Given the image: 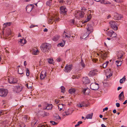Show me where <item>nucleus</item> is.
<instances>
[{
	"mask_svg": "<svg viewBox=\"0 0 127 127\" xmlns=\"http://www.w3.org/2000/svg\"><path fill=\"white\" fill-rule=\"evenodd\" d=\"M51 48V45L48 43H43L40 47L41 50L44 52H48Z\"/></svg>",
	"mask_w": 127,
	"mask_h": 127,
	"instance_id": "f257e3e1",
	"label": "nucleus"
},
{
	"mask_svg": "<svg viewBox=\"0 0 127 127\" xmlns=\"http://www.w3.org/2000/svg\"><path fill=\"white\" fill-rule=\"evenodd\" d=\"M109 24L111 27L115 30H118V27L117 26V24L116 21H111Z\"/></svg>",
	"mask_w": 127,
	"mask_h": 127,
	"instance_id": "f03ea898",
	"label": "nucleus"
},
{
	"mask_svg": "<svg viewBox=\"0 0 127 127\" xmlns=\"http://www.w3.org/2000/svg\"><path fill=\"white\" fill-rule=\"evenodd\" d=\"M8 93L7 90L3 89H0V96L2 97L6 96Z\"/></svg>",
	"mask_w": 127,
	"mask_h": 127,
	"instance_id": "7ed1b4c3",
	"label": "nucleus"
},
{
	"mask_svg": "<svg viewBox=\"0 0 127 127\" xmlns=\"http://www.w3.org/2000/svg\"><path fill=\"white\" fill-rule=\"evenodd\" d=\"M85 14L84 11L83 10L81 11H77L75 13V16L79 18L83 17Z\"/></svg>",
	"mask_w": 127,
	"mask_h": 127,
	"instance_id": "20e7f679",
	"label": "nucleus"
},
{
	"mask_svg": "<svg viewBox=\"0 0 127 127\" xmlns=\"http://www.w3.org/2000/svg\"><path fill=\"white\" fill-rule=\"evenodd\" d=\"M7 81L10 84H15L17 83V80L16 78L12 77H11L8 78Z\"/></svg>",
	"mask_w": 127,
	"mask_h": 127,
	"instance_id": "39448f33",
	"label": "nucleus"
},
{
	"mask_svg": "<svg viewBox=\"0 0 127 127\" xmlns=\"http://www.w3.org/2000/svg\"><path fill=\"white\" fill-rule=\"evenodd\" d=\"M73 66L72 64L68 65L67 64L65 67L64 71L66 72H69L72 70Z\"/></svg>",
	"mask_w": 127,
	"mask_h": 127,
	"instance_id": "423d86ee",
	"label": "nucleus"
},
{
	"mask_svg": "<svg viewBox=\"0 0 127 127\" xmlns=\"http://www.w3.org/2000/svg\"><path fill=\"white\" fill-rule=\"evenodd\" d=\"M90 87L91 89L94 90H97L99 88V84L95 83H92L90 85Z\"/></svg>",
	"mask_w": 127,
	"mask_h": 127,
	"instance_id": "0eeeda50",
	"label": "nucleus"
},
{
	"mask_svg": "<svg viewBox=\"0 0 127 127\" xmlns=\"http://www.w3.org/2000/svg\"><path fill=\"white\" fill-rule=\"evenodd\" d=\"M87 30L86 36H88L89 34L93 31V27L90 25H89L88 28H87Z\"/></svg>",
	"mask_w": 127,
	"mask_h": 127,
	"instance_id": "6e6552de",
	"label": "nucleus"
},
{
	"mask_svg": "<svg viewBox=\"0 0 127 127\" xmlns=\"http://www.w3.org/2000/svg\"><path fill=\"white\" fill-rule=\"evenodd\" d=\"M98 72V71L96 69H95L91 71L88 75L90 77L93 76L96 74Z\"/></svg>",
	"mask_w": 127,
	"mask_h": 127,
	"instance_id": "1a4fd4ad",
	"label": "nucleus"
},
{
	"mask_svg": "<svg viewBox=\"0 0 127 127\" xmlns=\"http://www.w3.org/2000/svg\"><path fill=\"white\" fill-rule=\"evenodd\" d=\"M60 13L61 14H63L64 15H66V12L67 10L65 7L64 6H62L60 7Z\"/></svg>",
	"mask_w": 127,
	"mask_h": 127,
	"instance_id": "9d476101",
	"label": "nucleus"
},
{
	"mask_svg": "<svg viewBox=\"0 0 127 127\" xmlns=\"http://www.w3.org/2000/svg\"><path fill=\"white\" fill-rule=\"evenodd\" d=\"M46 71H43L41 72L40 74V77L41 79H44L46 76Z\"/></svg>",
	"mask_w": 127,
	"mask_h": 127,
	"instance_id": "9b49d317",
	"label": "nucleus"
},
{
	"mask_svg": "<svg viewBox=\"0 0 127 127\" xmlns=\"http://www.w3.org/2000/svg\"><path fill=\"white\" fill-rule=\"evenodd\" d=\"M33 6L32 4H30L27 6L26 8V11L28 12H30L32 9Z\"/></svg>",
	"mask_w": 127,
	"mask_h": 127,
	"instance_id": "f8f14e48",
	"label": "nucleus"
},
{
	"mask_svg": "<svg viewBox=\"0 0 127 127\" xmlns=\"http://www.w3.org/2000/svg\"><path fill=\"white\" fill-rule=\"evenodd\" d=\"M83 83L84 84H88L90 83V81L88 78L87 77H84L82 79Z\"/></svg>",
	"mask_w": 127,
	"mask_h": 127,
	"instance_id": "ddd939ff",
	"label": "nucleus"
},
{
	"mask_svg": "<svg viewBox=\"0 0 127 127\" xmlns=\"http://www.w3.org/2000/svg\"><path fill=\"white\" fill-rule=\"evenodd\" d=\"M71 36V34L65 32H64L63 34V38L64 37L66 38L67 37V38H69Z\"/></svg>",
	"mask_w": 127,
	"mask_h": 127,
	"instance_id": "4468645a",
	"label": "nucleus"
},
{
	"mask_svg": "<svg viewBox=\"0 0 127 127\" xmlns=\"http://www.w3.org/2000/svg\"><path fill=\"white\" fill-rule=\"evenodd\" d=\"M53 107V106L52 104H48L46 107H44L43 109H47L48 110H51Z\"/></svg>",
	"mask_w": 127,
	"mask_h": 127,
	"instance_id": "2eb2a0df",
	"label": "nucleus"
},
{
	"mask_svg": "<svg viewBox=\"0 0 127 127\" xmlns=\"http://www.w3.org/2000/svg\"><path fill=\"white\" fill-rule=\"evenodd\" d=\"M118 97L119 99L120 100H122L124 98V92L123 91L121 92V93L119 95Z\"/></svg>",
	"mask_w": 127,
	"mask_h": 127,
	"instance_id": "dca6fc26",
	"label": "nucleus"
},
{
	"mask_svg": "<svg viewBox=\"0 0 127 127\" xmlns=\"http://www.w3.org/2000/svg\"><path fill=\"white\" fill-rule=\"evenodd\" d=\"M123 52L122 51H120L118 52V53L117 54V56L118 59L121 58L123 54Z\"/></svg>",
	"mask_w": 127,
	"mask_h": 127,
	"instance_id": "f3484780",
	"label": "nucleus"
},
{
	"mask_svg": "<svg viewBox=\"0 0 127 127\" xmlns=\"http://www.w3.org/2000/svg\"><path fill=\"white\" fill-rule=\"evenodd\" d=\"M101 55L102 58L104 60H105L106 58L107 57V54L105 52H102L101 53Z\"/></svg>",
	"mask_w": 127,
	"mask_h": 127,
	"instance_id": "a211bd4d",
	"label": "nucleus"
},
{
	"mask_svg": "<svg viewBox=\"0 0 127 127\" xmlns=\"http://www.w3.org/2000/svg\"><path fill=\"white\" fill-rule=\"evenodd\" d=\"M114 17H115V19L116 20H119L121 18L123 17V16L122 15H120L116 13L114 15Z\"/></svg>",
	"mask_w": 127,
	"mask_h": 127,
	"instance_id": "6ab92c4d",
	"label": "nucleus"
},
{
	"mask_svg": "<svg viewBox=\"0 0 127 127\" xmlns=\"http://www.w3.org/2000/svg\"><path fill=\"white\" fill-rule=\"evenodd\" d=\"M60 37V36L59 35H57L53 37L52 40L54 41H57Z\"/></svg>",
	"mask_w": 127,
	"mask_h": 127,
	"instance_id": "aec40b11",
	"label": "nucleus"
},
{
	"mask_svg": "<svg viewBox=\"0 0 127 127\" xmlns=\"http://www.w3.org/2000/svg\"><path fill=\"white\" fill-rule=\"evenodd\" d=\"M27 42L25 39H20L19 41V42L20 43V45L21 46H23L24 44L26 43Z\"/></svg>",
	"mask_w": 127,
	"mask_h": 127,
	"instance_id": "412c9836",
	"label": "nucleus"
},
{
	"mask_svg": "<svg viewBox=\"0 0 127 127\" xmlns=\"http://www.w3.org/2000/svg\"><path fill=\"white\" fill-rule=\"evenodd\" d=\"M76 89L75 88L70 89L68 90V92L70 94H74L76 91Z\"/></svg>",
	"mask_w": 127,
	"mask_h": 127,
	"instance_id": "4be33fe9",
	"label": "nucleus"
},
{
	"mask_svg": "<svg viewBox=\"0 0 127 127\" xmlns=\"http://www.w3.org/2000/svg\"><path fill=\"white\" fill-rule=\"evenodd\" d=\"M38 123L37 121H36L34 119L32 120L31 123V125L32 126H34L35 125L37 124Z\"/></svg>",
	"mask_w": 127,
	"mask_h": 127,
	"instance_id": "5701e85b",
	"label": "nucleus"
},
{
	"mask_svg": "<svg viewBox=\"0 0 127 127\" xmlns=\"http://www.w3.org/2000/svg\"><path fill=\"white\" fill-rule=\"evenodd\" d=\"M63 42L59 43L58 44V46H61L62 47H63L65 44V41L63 40V38L62 39Z\"/></svg>",
	"mask_w": 127,
	"mask_h": 127,
	"instance_id": "b1692460",
	"label": "nucleus"
},
{
	"mask_svg": "<svg viewBox=\"0 0 127 127\" xmlns=\"http://www.w3.org/2000/svg\"><path fill=\"white\" fill-rule=\"evenodd\" d=\"M93 115V114L92 113L90 114H87L86 117V118L87 119H92Z\"/></svg>",
	"mask_w": 127,
	"mask_h": 127,
	"instance_id": "393cba45",
	"label": "nucleus"
},
{
	"mask_svg": "<svg viewBox=\"0 0 127 127\" xmlns=\"http://www.w3.org/2000/svg\"><path fill=\"white\" fill-rule=\"evenodd\" d=\"M80 64L83 68L85 67V65L82 59H81V62H80Z\"/></svg>",
	"mask_w": 127,
	"mask_h": 127,
	"instance_id": "a878e982",
	"label": "nucleus"
},
{
	"mask_svg": "<svg viewBox=\"0 0 127 127\" xmlns=\"http://www.w3.org/2000/svg\"><path fill=\"white\" fill-rule=\"evenodd\" d=\"M70 114V113L69 112H67V111H65L62 114V115L63 117H64V116H67Z\"/></svg>",
	"mask_w": 127,
	"mask_h": 127,
	"instance_id": "bb28decb",
	"label": "nucleus"
},
{
	"mask_svg": "<svg viewBox=\"0 0 127 127\" xmlns=\"http://www.w3.org/2000/svg\"><path fill=\"white\" fill-rule=\"evenodd\" d=\"M65 106V105L63 104H60L59 105L58 107L60 111L62 110L63 106L64 107Z\"/></svg>",
	"mask_w": 127,
	"mask_h": 127,
	"instance_id": "cd10ccee",
	"label": "nucleus"
},
{
	"mask_svg": "<svg viewBox=\"0 0 127 127\" xmlns=\"http://www.w3.org/2000/svg\"><path fill=\"white\" fill-rule=\"evenodd\" d=\"M113 32H114L112 31H109L107 33V35L111 37V36H112Z\"/></svg>",
	"mask_w": 127,
	"mask_h": 127,
	"instance_id": "c85d7f7f",
	"label": "nucleus"
},
{
	"mask_svg": "<svg viewBox=\"0 0 127 127\" xmlns=\"http://www.w3.org/2000/svg\"><path fill=\"white\" fill-rule=\"evenodd\" d=\"M125 77V76H124L122 79H120V82L121 83H123L125 81L126 79Z\"/></svg>",
	"mask_w": 127,
	"mask_h": 127,
	"instance_id": "c756f323",
	"label": "nucleus"
},
{
	"mask_svg": "<svg viewBox=\"0 0 127 127\" xmlns=\"http://www.w3.org/2000/svg\"><path fill=\"white\" fill-rule=\"evenodd\" d=\"M25 71L26 72V75L27 76H29L30 75V71L28 68H26Z\"/></svg>",
	"mask_w": 127,
	"mask_h": 127,
	"instance_id": "7c9ffc66",
	"label": "nucleus"
},
{
	"mask_svg": "<svg viewBox=\"0 0 127 127\" xmlns=\"http://www.w3.org/2000/svg\"><path fill=\"white\" fill-rule=\"evenodd\" d=\"M116 64L118 67L120 66L122 64V61H116Z\"/></svg>",
	"mask_w": 127,
	"mask_h": 127,
	"instance_id": "2f4dec72",
	"label": "nucleus"
},
{
	"mask_svg": "<svg viewBox=\"0 0 127 127\" xmlns=\"http://www.w3.org/2000/svg\"><path fill=\"white\" fill-rule=\"evenodd\" d=\"M12 23L11 22L6 23H4L3 25L4 26L5 25V26H4V27H5L7 26H10Z\"/></svg>",
	"mask_w": 127,
	"mask_h": 127,
	"instance_id": "473e14b6",
	"label": "nucleus"
},
{
	"mask_svg": "<svg viewBox=\"0 0 127 127\" xmlns=\"http://www.w3.org/2000/svg\"><path fill=\"white\" fill-rule=\"evenodd\" d=\"M52 2V0H50L47 1L46 2V5L47 6H50L51 5Z\"/></svg>",
	"mask_w": 127,
	"mask_h": 127,
	"instance_id": "72a5a7b5",
	"label": "nucleus"
},
{
	"mask_svg": "<svg viewBox=\"0 0 127 127\" xmlns=\"http://www.w3.org/2000/svg\"><path fill=\"white\" fill-rule=\"evenodd\" d=\"M109 63V62L108 61L104 63L103 64V68H105L107 66L108 64Z\"/></svg>",
	"mask_w": 127,
	"mask_h": 127,
	"instance_id": "f704fd0d",
	"label": "nucleus"
},
{
	"mask_svg": "<svg viewBox=\"0 0 127 127\" xmlns=\"http://www.w3.org/2000/svg\"><path fill=\"white\" fill-rule=\"evenodd\" d=\"M54 21V19L52 18L48 20V22L49 23L51 24L53 23V21Z\"/></svg>",
	"mask_w": 127,
	"mask_h": 127,
	"instance_id": "c9c22d12",
	"label": "nucleus"
},
{
	"mask_svg": "<svg viewBox=\"0 0 127 127\" xmlns=\"http://www.w3.org/2000/svg\"><path fill=\"white\" fill-rule=\"evenodd\" d=\"M61 92L62 93H64L65 92V88L63 86H62L61 87Z\"/></svg>",
	"mask_w": 127,
	"mask_h": 127,
	"instance_id": "e433bc0d",
	"label": "nucleus"
},
{
	"mask_svg": "<svg viewBox=\"0 0 127 127\" xmlns=\"http://www.w3.org/2000/svg\"><path fill=\"white\" fill-rule=\"evenodd\" d=\"M90 90L89 89L86 88V90L85 95H88L89 93H90Z\"/></svg>",
	"mask_w": 127,
	"mask_h": 127,
	"instance_id": "4c0bfd02",
	"label": "nucleus"
},
{
	"mask_svg": "<svg viewBox=\"0 0 127 127\" xmlns=\"http://www.w3.org/2000/svg\"><path fill=\"white\" fill-rule=\"evenodd\" d=\"M53 59L51 58H50L48 60V62L50 64H52L53 63Z\"/></svg>",
	"mask_w": 127,
	"mask_h": 127,
	"instance_id": "58836bf2",
	"label": "nucleus"
},
{
	"mask_svg": "<svg viewBox=\"0 0 127 127\" xmlns=\"http://www.w3.org/2000/svg\"><path fill=\"white\" fill-rule=\"evenodd\" d=\"M24 120L26 122H28L27 120L28 119V117L27 116H25L23 117Z\"/></svg>",
	"mask_w": 127,
	"mask_h": 127,
	"instance_id": "ea45409f",
	"label": "nucleus"
},
{
	"mask_svg": "<svg viewBox=\"0 0 127 127\" xmlns=\"http://www.w3.org/2000/svg\"><path fill=\"white\" fill-rule=\"evenodd\" d=\"M86 90V88H82V92L85 95Z\"/></svg>",
	"mask_w": 127,
	"mask_h": 127,
	"instance_id": "a19ab883",
	"label": "nucleus"
},
{
	"mask_svg": "<svg viewBox=\"0 0 127 127\" xmlns=\"http://www.w3.org/2000/svg\"><path fill=\"white\" fill-rule=\"evenodd\" d=\"M54 119H56V120H59V119H61V117L59 116L58 115L57 116H55L54 117Z\"/></svg>",
	"mask_w": 127,
	"mask_h": 127,
	"instance_id": "79ce46f5",
	"label": "nucleus"
},
{
	"mask_svg": "<svg viewBox=\"0 0 127 127\" xmlns=\"http://www.w3.org/2000/svg\"><path fill=\"white\" fill-rule=\"evenodd\" d=\"M39 52V51L38 50L34 51L33 52V54L35 55H37V53Z\"/></svg>",
	"mask_w": 127,
	"mask_h": 127,
	"instance_id": "37998d69",
	"label": "nucleus"
},
{
	"mask_svg": "<svg viewBox=\"0 0 127 127\" xmlns=\"http://www.w3.org/2000/svg\"><path fill=\"white\" fill-rule=\"evenodd\" d=\"M21 69H18V73L19 74H22L23 73V71H21Z\"/></svg>",
	"mask_w": 127,
	"mask_h": 127,
	"instance_id": "c03bdc74",
	"label": "nucleus"
},
{
	"mask_svg": "<svg viewBox=\"0 0 127 127\" xmlns=\"http://www.w3.org/2000/svg\"><path fill=\"white\" fill-rule=\"evenodd\" d=\"M117 35L116 34L113 32V33L112 36H111V37H116Z\"/></svg>",
	"mask_w": 127,
	"mask_h": 127,
	"instance_id": "a18cd8bd",
	"label": "nucleus"
},
{
	"mask_svg": "<svg viewBox=\"0 0 127 127\" xmlns=\"http://www.w3.org/2000/svg\"><path fill=\"white\" fill-rule=\"evenodd\" d=\"M115 1L119 3H120L123 1V0H114Z\"/></svg>",
	"mask_w": 127,
	"mask_h": 127,
	"instance_id": "49530a36",
	"label": "nucleus"
},
{
	"mask_svg": "<svg viewBox=\"0 0 127 127\" xmlns=\"http://www.w3.org/2000/svg\"><path fill=\"white\" fill-rule=\"evenodd\" d=\"M58 2L59 3H62L65 2V1L64 0H58Z\"/></svg>",
	"mask_w": 127,
	"mask_h": 127,
	"instance_id": "de8ad7c7",
	"label": "nucleus"
},
{
	"mask_svg": "<svg viewBox=\"0 0 127 127\" xmlns=\"http://www.w3.org/2000/svg\"><path fill=\"white\" fill-rule=\"evenodd\" d=\"M49 115V114L47 112H45L44 114V116H48Z\"/></svg>",
	"mask_w": 127,
	"mask_h": 127,
	"instance_id": "09e8293b",
	"label": "nucleus"
},
{
	"mask_svg": "<svg viewBox=\"0 0 127 127\" xmlns=\"http://www.w3.org/2000/svg\"><path fill=\"white\" fill-rule=\"evenodd\" d=\"M50 123H52V124L53 125H56L57 124V123L54 121H50Z\"/></svg>",
	"mask_w": 127,
	"mask_h": 127,
	"instance_id": "8fccbe9b",
	"label": "nucleus"
},
{
	"mask_svg": "<svg viewBox=\"0 0 127 127\" xmlns=\"http://www.w3.org/2000/svg\"><path fill=\"white\" fill-rule=\"evenodd\" d=\"M77 104L78 106L80 107H83V106L82 105V103H80Z\"/></svg>",
	"mask_w": 127,
	"mask_h": 127,
	"instance_id": "3c124183",
	"label": "nucleus"
},
{
	"mask_svg": "<svg viewBox=\"0 0 127 127\" xmlns=\"http://www.w3.org/2000/svg\"><path fill=\"white\" fill-rule=\"evenodd\" d=\"M86 33H85L84 35L82 36V38L83 39H85V38H86L88 36H86Z\"/></svg>",
	"mask_w": 127,
	"mask_h": 127,
	"instance_id": "603ef678",
	"label": "nucleus"
},
{
	"mask_svg": "<svg viewBox=\"0 0 127 127\" xmlns=\"http://www.w3.org/2000/svg\"><path fill=\"white\" fill-rule=\"evenodd\" d=\"M20 126L21 127H25L26 126L24 123H22L20 125Z\"/></svg>",
	"mask_w": 127,
	"mask_h": 127,
	"instance_id": "864d4df0",
	"label": "nucleus"
},
{
	"mask_svg": "<svg viewBox=\"0 0 127 127\" xmlns=\"http://www.w3.org/2000/svg\"><path fill=\"white\" fill-rule=\"evenodd\" d=\"M57 61L58 62H60L61 61V58L60 57H59L57 59Z\"/></svg>",
	"mask_w": 127,
	"mask_h": 127,
	"instance_id": "5fc2aeb1",
	"label": "nucleus"
},
{
	"mask_svg": "<svg viewBox=\"0 0 127 127\" xmlns=\"http://www.w3.org/2000/svg\"><path fill=\"white\" fill-rule=\"evenodd\" d=\"M82 103V105L83 106V107H86L88 105L87 104H86L84 102H83V103Z\"/></svg>",
	"mask_w": 127,
	"mask_h": 127,
	"instance_id": "6e6d98bb",
	"label": "nucleus"
},
{
	"mask_svg": "<svg viewBox=\"0 0 127 127\" xmlns=\"http://www.w3.org/2000/svg\"><path fill=\"white\" fill-rule=\"evenodd\" d=\"M4 114V112L1 110H0V115H2Z\"/></svg>",
	"mask_w": 127,
	"mask_h": 127,
	"instance_id": "4d7b16f0",
	"label": "nucleus"
},
{
	"mask_svg": "<svg viewBox=\"0 0 127 127\" xmlns=\"http://www.w3.org/2000/svg\"><path fill=\"white\" fill-rule=\"evenodd\" d=\"M8 31L9 32L7 33V32L6 33H7L8 35H9L11 34V30L10 29H8Z\"/></svg>",
	"mask_w": 127,
	"mask_h": 127,
	"instance_id": "13d9d810",
	"label": "nucleus"
},
{
	"mask_svg": "<svg viewBox=\"0 0 127 127\" xmlns=\"http://www.w3.org/2000/svg\"><path fill=\"white\" fill-rule=\"evenodd\" d=\"M116 105L117 107H118L120 106V104L118 103H116Z\"/></svg>",
	"mask_w": 127,
	"mask_h": 127,
	"instance_id": "bf43d9fd",
	"label": "nucleus"
},
{
	"mask_svg": "<svg viewBox=\"0 0 127 127\" xmlns=\"http://www.w3.org/2000/svg\"><path fill=\"white\" fill-rule=\"evenodd\" d=\"M108 109V108L107 107H106L105 108H104L103 109V111L104 112L105 111H106Z\"/></svg>",
	"mask_w": 127,
	"mask_h": 127,
	"instance_id": "052dcab7",
	"label": "nucleus"
},
{
	"mask_svg": "<svg viewBox=\"0 0 127 127\" xmlns=\"http://www.w3.org/2000/svg\"><path fill=\"white\" fill-rule=\"evenodd\" d=\"M91 14H90L89 16H88V18L89 20L90 19H91Z\"/></svg>",
	"mask_w": 127,
	"mask_h": 127,
	"instance_id": "680f3d73",
	"label": "nucleus"
},
{
	"mask_svg": "<svg viewBox=\"0 0 127 127\" xmlns=\"http://www.w3.org/2000/svg\"><path fill=\"white\" fill-rule=\"evenodd\" d=\"M40 127H47L45 126V125L41 124L40 126Z\"/></svg>",
	"mask_w": 127,
	"mask_h": 127,
	"instance_id": "e2e57ef3",
	"label": "nucleus"
},
{
	"mask_svg": "<svg viewBox=\"0 0 127 127\" xmlns=\"http://www.w3.org/2000/svg\"><path fill=\"white\" fill-rule=\"evenodd\" d=\"M76 76L75 75H73L72 77V78L73 79H74V78H76Z\"/></svg>",
	"mask_w": 127,
	"mask_h": 127,
	"instance_id": "0e129e2a",
	"label": "nucleus"
},
{
	"mask_svg": "<svg viewBox=\"0 0 127 127\" xmlns=\"http://www.w3.org/2000/svg\"><path fill=\"white\" fill-rule=\"evenodd\" d=\"M26 86L28 89H30L31 88V87H28V84H26Z\"/></svg>",
	"mask_w": 127,
	"mask_h": 127,
	"instance_id": "69168bd1",
	"label": "nucleus"
},
{
	"mask_svg": "<svg viewBox=\"0 0 127 127\" xmlns=\"http://www.w3.org/2000/svg\"><path fill=\"white\" fill-rule=\"evenodd\" d=\"M35 26H34V25H32L30 26V28H32L34 27Z\"/></svg>",
	"mask_w": 127,
	"mask_h": 127,
	"instance_id": "338daca9",
	"label": "nucleus"
},
{
	"mask_svg": "<svg viewBox=\"0 0 127 127\" xmlns=\"http://www.w3.org/2000/svg\"><path fill=\"white\" fill-rule=\"evenodd\" d=\"M27 63L26 61H25L24 62V65L25 66L27 65Z\"/></svg>",
	"mask_w": 127,
	"mask_h": 127,
	"instance_id": "774afa93",
	"label": "nucleus"
}]
</instances>
